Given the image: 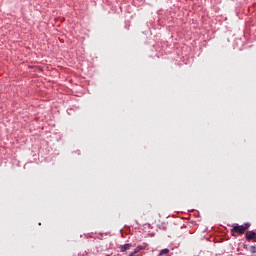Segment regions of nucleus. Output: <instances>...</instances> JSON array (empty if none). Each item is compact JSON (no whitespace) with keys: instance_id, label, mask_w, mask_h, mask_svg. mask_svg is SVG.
<instances>
[{"instance_id":"1","label":"nucleus","mask_w":256,"mask_h":256,"mask_svg":"<svg viewBox=\"0 0 256 256\" xmlns=\"http://www.w3.org/2000/svg\"><path fill=\"white\" fill-rule=\"evenodd\" d=\"M249 227H251V224L249 223H244L242 225L236 224L231 231H234V233H239V235H243V233H245V231H247V229H249Z\"/></svg>"},{"instance_id":"2","label":"nucleus","mask_w":256,"mask_h":256,"mask_svg":"<svg viewBox=\"0 0 256 256\" xmlns=\"http://www.w3.org/2000/svg\"><path fill=\"white\" fill-rule=\"evenodd\" d=\"M246 240L247 241H253L254 243H256V232L255 231H248L245 234Z\"/></svg>"},{"instance_id":"3","label":"nucleus","mask_w":256,"mask_h":256,"mask_svg":"<svg viewBox=\"0 0 256 256\" xmlns=\"http://www.w3.org/2000/svg\"><path fill=\"white\" fill-rule=\"evenodd\" d=\"M131 248V244H124L122 246H120V251L121 253H125V251H128V249Z\"/></svg>"},{"instance_id":"4","label":"nucleus","mask_w":256,"mask_h":256,"mask_svg":"<svg viewBox=\"0 0 256 256\" xmlns=\"http://www.w3.org/2000/svg\"><path fill=\"white\" fill-rule=\"evenodd\" d=\"M170 252L171 250H169L168 248H164L160 250L159 255H169Z\"/></svg>"},{"instance_id":"5","label":"nucleus","mask_w":256,"mask_h":256,"mask_svg":"<svg viewBox=\"0 0 256 256\" xmlns=\"http://www.w3.org/2000/svg\"><path fill=\"white\" fill-rule=\"evenodd\" d=\"M141 250V247H138L134 250V252H131L129 256H135L136 253H139V251Z\"/></svg>"},{"instance_id":"6","label":"nucleus","mask_w":256,"mask_h":256,"mask_svg":"<svg viewBox=\"0 0 256 256\" xmlns=\"http://www.w3.org/2000/svg\"><path fill=\"white\" fill-rule=\"evenodd\" d=\"M250 252L251 253H256V247L255 246H250Z\"/></svg>"}]
</instances>
